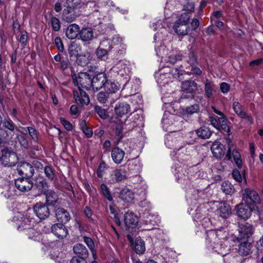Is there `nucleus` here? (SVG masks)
<instances>
[{
	"mask_svg": "<svg viewBox=\"0 0 263 263\" xmlns=\"http://www.w3.org/2000/svg\"><path fill=\"white\" fill-rule=\"evenodd\" d=\"M73 250L75 254L80 256L79 258H84L87 256V250L84 245L81 243H78L74 245L73 248Z\"/></svg>",
	"mask_w": 263,
	"mask_h": 263,
	"instance_id": "38",
	"label": "nucleus"
},
{
	"mask_svg": "<svg viewBox=\"0 0 263 263\" xmlns=\"http://www.w3.org/2000/svg\"><path fill=\"white\" fill-rule=\"evenodd\" d=\"M108 92H100L97 95V100L98 101L102 104L105 103L108 98Z\"/></svg>",
	"mask_w": 263,
	"mask_h": 263,
	"instance_id": "50",
	"label": "nucleus"
},
{
	"mask_svg": "<svg viewBox=\"0 0 263 263\" xmlns=\"http://www.w3.org/2000/svg\"><path fill=\"white\" fill-rule=\"evenodd\" d=\"M52 29L55 31H58L61 28V25L58 18L52 17L50 21Z\"/></svg>",
	"mask_w": 263,
	"mask_h": 263,
	"instance_id": "54",
	"label": "nucleus"
},
{
	"mask_svg": "<svg viewBox=\"0 0 263 263\" xmlns=\"http://www.w3.org/2000/svg\"><path fill=\"white\" fill-rule=\"evenodd\" d=\"M80 50V46H79L75 42H72L70 44L68 47V53L70 57H76L79 55L78 52Z\"/></svg>",
	"mask_w": 263,
	"mask_h": 263,
	"instance_id": "44",
	"label": "nucleus"
},
{
	"mask_svg": "<svg viewBox=\"0 0 263 263\" xmlns=\"http://www.w3.org/2000/svg\"><path fill=\"white\" fill-rule=\"evenodd\" d=\"M74 84L78 86L79 91L73 90V95L77 104L87 105L89 103L90 100L86 92L82 88L89 89L92 86V79L88 74L86 72H81L77 76L73 77Z\"/></svg>",
	"mask_w": 263,
	"mask_h": 263,
	"instance_id": "1",
	"label": "nucleus"
},
{
	"mask_svg": "<svg viewBox=\"0 0 263 263\" xmlns=\"http://www.w3.org/2000/svg\"><path fill=\"white\" fill-rule=\"evenodd\" d=\"M48 184L45 179L42 177L36 178L34 183V188L40 193H46L48 190Z\"/></svg>",
	"mask_w": 263,
	"mask_h": 263,
	"instance_id": "25",
	"label": "nucleus"
},
{
	"mask_svg": "<svg viewBox=\"0 0 263 263\" xmlns=\"http://www.w3.org/2000/svg\"><path fill=\"white\" fill-rule=\"evenodd\" d=\"M44 173L49 180H52L54 177L53 169L50 166H46L44 168Z\"/></svg>",
	"mask_w": 263,
	"mask_h": 263,
	"instance_id": "51",
	"label": "nucleus"
},
{
	"mask_svg": "<svg viewBox=\"0 0 263 263\" xmlns=\"http://www.w3.org/2000/svg\"><path fill=\"white\" fill-rule=\"evenodd\" d=\"M55 216L58 221L66 223L70 219L69 213L64 209L58 208L55 210Z\"/></svg>",
	"mask_w": 263,
	"mask_h": 263,
	"instance_id": "24",
	"label": "nucleus"
},
{
	"mask_svg": "<svg viewBox=\"0 0 263 263\" xmlns=\"http://www.w3.org/2000/svg\"><path fill=\"white\" fill-rule=\"evenodd\" d=\"M233 108L238 116L240 118L244 117L246 112L243 110V106L238 102H234L233 103Z\"/></svg>",
	"mask_w": 263,
	"mask_h": 263,
	"instance_id": "45",
	"label": "nucleus"
},
{
	"mask_svg": "<svg viewBox=\"0 0 263 263\" xmlns=\"http://www.w3.org/2000/svg\"><path fill=\"white\" fill-rule=\"evenodd\" d=\"M156 52L158 56L161 57L166 63L172 64L181 60L184 58V55L180 51L173 50L168 53L167 49L164 46L156 48Z\"/></svg>",
	"mask_w": 263,
	"mask_h": 263,
	"instance_id": "3",
	"label": "nucleus"
},
{
	"mask_svg": "<svg viewBox=\"0 0 263 263\" xmlns=\"http://www.w3.org/2000/svg\"><path fill=\"white\" fill-rule=\"evenodd\" d=\"M218 232L214 230H210L206 233V243L209 249H211L218 254L224 256V247L219 243L220 239L218 238Z\"/></svg>",
	"mask_w": 263,
	"mask_h": 263,
	"instance_id": "2",
	"label": "nucleus"
},
{
	"mask_svg": "<svg viewBox=\"0 0 263 263\" xmlns=\"http://www.w3.org/2000/svg\"><path fill=\"white\" fill-rule=\"evenodd\" d=\"M166 74L167 76V77L171 80V81L172 82L173 80H172V79H177L179 77L180 73L179 72V70L178 68H173L171 71L169 72H167Z\"/></svg>",
	"mask_w": 263,
	"mask_h": 263,
	"instance_id": "56",
	"label": "nucleus"
},
{
	"mask_svg": "<svg viewBox=\"0 0 263 263\" xmlns=\"http://www.w3.org/2000/svg\"><path fill=\"white\" fill-rule=\"evenodd\" d=\"M80 31V27L78 25L70 24L66 29V35L69 40H73L79 34Z\"/></svg>",
	"mask_w": 263,
	"mask_h": 263,
	"instance_id": "26",
	"label": "nucleus"
},
{
	"mask_svg": "<svg viewBox=\"0 0 263 263\" xmlns=\"http://www.w3.org/2000/svg\"><path fill=\"white\" fill-rule=\"evenodd\" d=\"M0 161L5 166H14L18 161V157L14 152L7 147H0Z\"/></svg>",
	"mask_w": 263,
	"mask_h": 263,
	"instance_id": "4",
	"label": "nucleus"
},
{
	"mask_svg": "<svg viewBox=\"0 0 263 263\" xmlns=\"http://www.w3.org/2000/svg\"><path fill=\"white\" fill-rule=\"evenodd\" d=\"M33 211L36 215L41 219L47 218L50 214L47 205L42 202H38L33 206Z\"/></svg>",
	"mask_w": 263,
	"mask_h": 263,
	"instance_id": "12",
	"label": "nucleus"
},
{
	"mask_svg": "<svg viewBox=\"0 0 263 263\" xmlns=\"http://www.w3.org/2000/svg\"><path fill=\"white\" fill-rule=\"evenodd\" d=\"M175 32L178 35H185L187 34L189 26L187 24L175 22L173 27Z\"/></svg>",
	"mask_w": 263,
	"mask_h": 263,
	"instance_id": "29",
	"label": "nucleus"
},
{
	"mask_svg": "<svg viewBox=\"0 0 263 263\" xmlns=\"http://www.w3.org/2000/svg\"><path fill=\"white\" fill-rule=\"evenodd\" d=\"M229 148L226 156V158L228 160H231L232 156L236 165L238 166V167L241 168L242 167V162L240 158L241 156L240 153L235 149H234L232 152H231L230 144H229Z\"/></svg>",
	"mask_w": 263,
	"mask_h": 263,
	"instance_id": "22",
	"label": "nucleus"
},
{
	"mask_svg": "<svg viewBox=\"0 0 263 263\" xmlns=\"http://www.w3.org/2000/svg\"><path fill=\"white\" fill-rule=\"evenodd\" d=\"M17 138L22 146L25 148L29 146V142L24 135H17Z\"/></svg>",
	"mask_w": 263,
	"mask_h": 263,
	"instance_id": "58",
	"label": "nucleus"
},
{
	"mask_svg": "<svg viewBox=\"0 0 263 263\" xmlns=\"http://www.w3.org/2000/svg\"><path fill=\"white\" fill-rule=\"evenodd\" d=\"M199 110V107L197 104H194L186 108V111L189 114H193L197 112Z\"/></svg>",
	"mask_w": 263,
	"mask_h": 263,
	"instance_id": "63",
	"label": "nucleus"
},
{
	"mask_svg": "<svg viewBox=\"0 0 263 263\" xmlns=\"http://www.w3.org/2000/svg\"><path fill=\"white\" fill-rule=\"evenodd\" d=\"M79 35L83 41H88L93 38V32L91 28H83L80 31Z\"/></svg>",
	"mask_w": 263,
	"mask_h": 263,
	"instance_id": "33",
	"label": "nucleus"
},
{
	"mask_svg": "<svg viewBox=\"0 0 263 263\" xmlns=\"http://www.w3.org/2000/svg\"><path fill=\"white\" fill-rule=\"evenodd\" d=\"M17 171L20 175L28 178L32 177L34 173V168L31 166L30 163L27 162L21 163L17 167Z\"/></svg>",
	"mask_w": 263,
	"mask_h": 263,
	"instance_id": "14",
	"label": "nucleus"
},
{
	"mask_svg": "<svg viewBox=\"0 0 263 263\" xmlns=\"http://www.w3.org/2000/svg\"><path fill=\"white\" fill-rule=\"evenodd\" d=\"M242 201L251 207V209H258V205L260 203V199L258 193L254 190L249 188L243 191Z\"/></svg>",
	"mask_w": 263,
	"mask_h": 263,
	"instance_id": "5",
	"label": "nucleus"
},
{
	"mask_svg": "<svg viewBox=\"0 0 263 263\" xmlns=\"http://www.w3.org/2000/svg\"><path fill=\"white\" fill-rule=\"evenodd\" d=\"M28 132L31 137L32 139L35 141L37 142L39 139V135L37 131L32 127H28Z\"/></svg>",
	"mask_w": 263,
	"mask_h": 263,
	"instance_id": "52",
	"label": "nucleus"
},
{
	"mask_svg": "<svg viewBox=\"0 0 263 263\" xmlns=\"http://www.w3.org/2000/svg\"><path fill=\"white\" fill-rule=\"evenodd\" d=\"M220 116V117L218 119V123H219V129H222L229 134L230 132V128L227 124V120L226 117L224 114H222V115Z\"/></svg>",
	"mask_w": 263,
	"mask_h": 263,
	"instance_id": "42",
	"label": "nucleus"
},
{
	"mask_svg": "<svg viewBox=\"0 0 263 263\" xmlns=\"http://www.w3.org/2000/svg\"><path fill=\"white\" fill-rule=\"evenodd\" d=\"M105 88L109 91V93H115L119 90V86L114 82H107L104 86Z\"/></svg>",
	"mask_w": 263,
	"mask_h": 263,
	"instance_id": "49",
	"label": "nucleus"
},
{
	"mask_svg": "<svg viewBox=\"0 0 263 263\" xmlns=\"http://www.w3.org/2000/svg\"><path fill=\"white\" fill-rule=\"evenodd\" d=\"M107 50L106 49L99 47L96 51L97 57L101 59L104 60L107 55Z\"/></svg>",
	"mask_w": 263,
	"mask_h": 263,
	"instance_id": "60",
	"label": "nucleus"
},
{
	"mask_svg": "<svg viewBox=\"0 0 263 263\" xmlns=\"http://www.w3.org/2000/svg\"><path fill=\"white\" fill-rule=\"evenodd\" d=\"M129 182L133 184V185L135 188L138 189L141 188V193H143V195L145 196L146 194V186L144 182L142 180L140 176L135 175L132 177H129Z\"/></svg>",
	"mask_w": 263,
	"mask_h": 263,
	"instance_id": "19",
	"label": "nucleus"
},
{
	"mask_svg": "<svg viewBox=\"0 0 263 263\" xmlns=\"http://www.w3.org/2000/svg\"><path fill=\"white\" fill-rule=\"evenodd\" d=\"M76 15L74 10L71 8L64 9L62 14V19L68 22L71 23L74 21Z\"/></svg>",
	"mask_w": 263,
	"mask_h": 263,
	"instance_id": "34",
	"label": "nucleus"
},
{
	"mask_svg": "<svg viewBox=\"0 0 263 263\" xmlns=\"http://www.w3.org/2000/svg\"><path fill=\"white\" fill-rule=\"evenodd\" d=\"M221 190L227 195H232L234 193L235 189L233 185L229 181L223 182L221 185Z\"/></svg>",
	"mask_w": 263,
	"mask_h": 263,
	"instance_id": "43",
	"label": "nucleus"
},
{
	"mask_svg": "<svg viewBox=\"0 0 263 263\" xmlns=\"http://www.w3.org/2000/svg\"><path fill=\"white\" fill-rule=\"evenodd\" d=\"M95 112H97V114L99 116V117L102 119H106L108 116L106 110L100 106H96L95 107Z\"/></svg>",
	"mask_w": 263,
	"mask_h": 263,
	"instance_id": "53",
	"label": "nucleus"
},
{
	"mask_svg": "<svg viewBox=\"0 0 263 263\" xmlns=\"http://www.w3.org/2000/svg\"><path fill=\"white\" fill-rule=\"evenodd\" d=\"M216 86L212 81L206 80L204 85V91L205 97L208 98L212 97L216 91Z\"/></svg>",
	"mask_w": 263,
	"mask_h": 263,
	"instance_id": "31",
	"label": "nucleus"
},
{
	"mask_svg": "<svg viewBox=\"0 0 263 263\" xmlns=\"http://www.w3.org/2000/svg\"><path fill=\"white\" fill-rule=\"evenodd\" d=\"M129 105L125 103H120L116 105L115 108V111L116 114L118 116H122L129 111Z\"/></svg>",
	"mask_w": 263,
	"mask_h": 263,
	"instance_id": "35",
	"label": "nucleus"
},
{
	"mask_svg": "<svg viewBox=\"0 0 263 263\" xmlns=\"http://www.w3.org/2000/svg\"><path fill=\"white\" fill-rule=\"evenodd\" d=\"M182 90L186 92L192 93L197 90V83L193 80H187L181 84Z\"/></svg>",
	"mask_w": 263,
	"mask_h": 263,
	"instance_id": "28",
	"label": "nucleus"
},
{
	"mask_svg": "<svg viewBox=\"0 0 263 263\" xmlns=\"http://www.w3.org/2000/svg\"><path fill=\"white\" fill-rule=\"evenodd\" d=\"M125 173L121 169L114 170L109 176L108 181L110 183H115L127 178Z\"/></svg>",
	"mask_w": 263,
	"mask_h": 263,
	"instance_id": "17",
	"label": "nucleus"
},
{
	"mask_svg": "<svg viewBox=\"0 0 263 263\" xmlns=\"http://www.w3.org/2000/svg\"><path fill=\"white\" fill-rule=\"evenodd\" d=\"M138 218L133 212H126L124 215V223L129 228L135 227L138 223Z\"/></svg>",
	"mask_w": 263,
	"mask_h": 263,
	"instance_id": "23",
	"label": "nucleus"
},
{
	"mask_svg": "<svg viewBox=\"0 0 263 263\" xmlns=\"http://www.w3.org/2000/svg\"><path fill=\"white\" fill-rule=\"evenodd\" d=\"M54 43L60 52H63L64 50L63 42L60 37H56L54 39Z\"/></svg>",
	"mask_w": 263,
	"mask_h": 263,
	"instance_id": "64",
	"label": "nucleus"
},
{
	"mask_svg": "<svg viewBox=\"0 0 263 263\" xmlns=\"http://www.w3.org/2000/svg\"><path fill=\"white\" fill-rule=\"evenodd\" d=\"M216 213L220 217L227 218L231 214V208L226 202H220L217 206Z\"/></svg>",
	"mask_w": 263,
	"mask_h": 263,
	"instance_id": "21",
	"label": "nucleus"
},
{
	"mask_svg": "<svg viewBox=\"0 0 263 263\" xmlns=\"http://www.w3.org/2000/svg\"><path fill=\"white\" fill-rule=\"evenodd\" d=\"M213 156L217 158L221 159L224 156L226 153V148L224 146L219 142H215L211 147Z\"/></svg>",
	"mask_w": 263,
	"mask_h": 263,
	"instance_id": "20",
	"label": "nucleus"
},
{
	"mask_svg": "<svg viewBox=\"0 0 263 263\" xmlns=\"http://www.w3.org/2000/svg\"><path fill=\"white\" fill-rule=\"evenodd\" d=\"M126 166L129 172L133 174L138 173L141 169L140 165L136 159H132L128 161Z\"/></svg>",
	"mask_w": 263,
	"mask_h": 263,
	"instance_id": "37",
	"label": "nucleus"
},
{
	"mask_svg": "<svg viewBox=\"0 0 263 263\" xmlns=\"http://www.w3.org/2000/svg\"><path fill=\"white\" fill-rule=\"evenodd\" d=\"M83 239L85 243L87 245L88 248L90 249V250L92 252L93 256H94L95 254L93 253V249H94V242L92 239L89 237L84 236L83 237Z\"/></svg>",
	"mask_w": 263,
	"mask_h": 263,
	"instance_id": "59",
	"label": "nucleus"
},
{
	"mask_svg": "<svg viewBox=\"0 0 263 263\" xmlns=\"http://www.w3.org/2000/svg\"><path fill=\"white\" fill-rule=\"evenodd\" d=\"M128 121H126L125 123H117L115 127V133L118 137L119 141H120L123 137V132H127V131L131 130L135 127L134 124L132 125L129 126V123H127Z\"/></svg>",
	"mask_w": 263,
	"mask_h": 263,
	"instance_id": "16",
	"label": "nucleus"
},
{
	"mask_svg": "<svg viewBox=\"0 0 263 263\" xmlns=\"http://www.w3.org/2000/svg\"><path fill=\"white\" fill-rule=\"evenodd\" d=\"M52 233L60 239L66 237L68 234V230L66 227L62 223H56L51 227Z\"/></svg>",
	"mask_w": 263,
	"mask_h": 263,
	"instance_id": "18",
	"label": "nucleus"
},
{
	"mask_svg": "<svg viewBox=\"0 0 263 263\" xmlns=\"http://www.w3.org/2000/svg\"><path fill=\"white\" fill-rule=\"evenodd\" d=\"M119 194L122 200L127 202H130L134 199V193L133 192L126 187L121 190Z\"/></svg>",
	"mask_w": 263,
	"mask_h": 263,
	"instance_id": "30",
	"label": "nucleus"
},
{
	"mask_svg": "<svg viewBox=\"0 0 263 263\" xmlns=\"http://www.w3.org/2000/svg\"><path fill=\"white\" fill-rule=\"evenodd\" d=\"M251 244L246 240L240 243L238 246V252L242 256L249 254L251 251Z\"/></svg>",
	"mask_w": 263,
	"mask_h": 263,
	"instance_id": "36",
	"label": "nucleus"
},
{
	"mask_svg": "<svg viewBox=\"0 0 263 263\" xmlns=\"http://www.w3.org/2000/svg\"><path fill=\"white\" fill-rule=\"evenodd\" d=\"M3 126L5 128L9 130L10 132L14 131L15 129V125L13 121L10 119L4 120L3 121Z\"/></svg>",
	"mask_w": 263,
	"mask_h": 263,
	"instance_id": "55",
	"label": "nucleus"
},
{
	"mask_svg": "<svg viewBox=\"0 0 263 263\" xmlns=\"http://www.w3.org/2000/svg\"><path fill=\"white\" fill-rule=\"evenodd\" d=\"M15 187L21 192H28L33 187V183L30 178L22 177L15 180Z\"/></svg>",
	"mask_w": 263,
	"mask_h": 263,
	"instance_id": "10",
	"label": "nucleus"
},
{
	"mask_svg": "<svg viewBox=\"0 0 263 263\" xmlns=\"http://www.w3.org/2000/svg\"><path fill=\"white\" fill-rule=\"evenodd\" d=\"M186 61L191 65H196L197 63V58L193 50L190 51L188 59L186 60Z\"/></svg>",
	"mask_w": 263,
	"mask_h": 263,
	"instance_id": "57",
	"label": "nucleus"
},
{
	"mask_svg": "<svg viewBox=\"0 0 263 263\" xmlns=\"http://www.w3.org/2000/svg\"><path fill=\"white\" fill-rule=\"evenodd\" d=\"M127 238L131 243L133 250L138 254H143L145 251V245L144 240L140 237L136 238L134 241L132 237L128 235Z\"/></svg>",
	"mask_w": 263,
	"mask_h": 263,
	"instance_id": "11",
	"label": "nucleus"
},
{
	"mask_svg": "<svg viewBox=\"0 0 263 263\" xmlns=\"http://www.w3.org/2000/svg\"><path fill=\"white\" fill-rule=\"evenodd\" d=\"M197 136L202 139H208L211 135L212 132L209 127L207 126H202L196 130Z\"/></svg>",
	"mask_w": 263,
	"mask_h": 263,
	"instance_id": "39",
	"label": "nucleus"
},
{
	"mask_svg": "<svg viewBox=\"0 0 263 263\" xmlns=\"http://www.w3.org/2000/svg\"><path fill=\"white\" fill-rule=\"evenodd\" d=\"M10 138L11 136L8 132L0 128V144L7 142Z\"/></svg>",
	"mask_w": 263,
	"mask_h": 263,
	"instance_id": "47",
	"label": "nucleus"
},
{
	"mask_svg": "<svg viewBox=\"0 0 263 263\" xmlns=\"http://www.w3.org/2000/svg\"><path fill=\"white\" fill-rule=\"evenodd\" d=\"M125 152L118 147L114 148L111 151V158L116 164L121 163L124 158Z\"/></svg>",
	"mask_w": 263,
	"mask_h": 263,
	"instance_id": "27",
	"label": "nucleus"
},
{
	"mask_svg": "<svg viewBox=\"0 0 263 263\" xmlns=\"http://www.w3.org/2000/svg\"><path fill=\"white\" fill-rule=\"evenodd\" d=\"M29 223L23 225V223L19 224L17 226V229L20 231L24 232V233L28 236L29 239H32L34 240H37L40 234L39 232L36 231L33 227L36 224L34 218L30 219H27Z\"/></svg>",
	"mask_w": 263,
	"mask_h": 263,
	"instance_id": "7",
	"label": "nucleus"
},
{
	"mask_svg": "<svg viewBox=\"0 0 263 263\" xmlns=\"http://www.w3.org/2000/svg\"><path fill=\"white\" fill-rule=\"evenodd\" d=\"M46 194V202L48 204L54 205L57 201L58 195L53 191H47Z\"/></svg>",
	"mask_w": 263,
	"mask_h": 263,
	"instance_id": "41",
	"label": "nucleus"
},
{
	"mask_svg": "<svg viewBox=\"0 0 263 263\" xmlns=\"http://www.w3.org/2000/svg\"><path fill=\"white\" fill-rule=\"evenodd\" d=\"M167 79L169 78L167 77L166 73H161L157 79V82L160 84L165 85V84H167L169 82V81L167 80Z\"/></svg>",
	"mask_w": 263,
	"mask_h": 263,
	"instance_id": "61",
	"label": "nucleus"
},
{
	"mask_svg": "<svg viewBox=\"0 0 263 263\" xmlns=\"http://www.w3.org/2000/svg\"><path fill=\"white\" fill-rule=\"evenodd\" d=\"M117 72L120 81H122L124 85L127 84L130 79V71L129 65L124 61H120L114 67Z\"/></svg>",
	"mask_w": 263,
	"mask_h": 263,
	"instance_id": "8",
	"label": "nucleus"
},
{
	"mask_svg": "<svg viewBox=\"0 0 263 263\" xmlns=\"http://www.w3.org/2000/svg\"><path fill=\"white\" fill-rule=\"evenodd\" d=\"M28 36L26 32H22L19 39V42L23 47H24L27 43Z\"/></svg>",
	"mask_w": 263,
	"mask_h": 263,
	"instance_id": "62",
	"label": "nucleus"
},
{
	"mask_svg": "<svg viewBox=\"0 0 263 263\" xmlns=\"http://www.w3.org/2000/svg\"><path fill=\"white\" fill-rule=\"evenodd\" d=\"M254 232L253 226L249 223H241L239 227V240H246L252 236Z\"/></svg>",
	"mask_w": 263,
	"mask_h": 263,
	"instance_id": "9",
	"label": "nucleus"
},
{
	"mask_svg": "<svg viewBox=\"0 0 263 263\" xmlns=\"http://www.w3.org/2000/svg\"><path fill=\"white\" fill-rule=\"evenodd\" d=\"M107 81V77L104 73L100 72L96 74L92 79V86L93 89L97 90L104 87Z\"/></svg>",
	"mask_w": 263,
	"mask_h": 263,
	"instance_id": "13",
	"label": "nucleus"
},
{
	"mask_svg": "<svg viewBox=\"0 0 263 263\" xmlns=\"http://www.w3.org/2000/svg\"><path fill=\"white\" fill-rule=\"evenodd\" d=\"M255 210L246 203H241L237 206V214L242 219H248L251 215L252 212Z\"/></svg>",
	"mask_w": 263,
	"mask_h": 263,
	"instance_id": "15",
	"label": "nucleus"
},
{
	"mask_svg": "<svg viewBox=\"0 0 263 263\" xmlns=\"http://www.w3.org/2000/svg\"><path fill=\"white\" fill-rule=\"evenodd\" d=\"M143 120V117L141 113L138 112H133L132 114V118L130 119H127L126 121H128L127 122L129 123V126L132 125L133 124L135 125V127L139 125V123H138V122H142Z\"/></svg>",
	"mask_w": 263,
	"mask_h": 263,
	"instance_id": "40",
	"label": "nucleus"
},
{
	"mask_svg": "<svg viewBox=\"0 0 263 263\" xmlns=\"http://www.w3.org/2000/svg\"><path fill=\"white\" fill-rule=\"evenodd\" d=\"M195 168L194 167L178 168L176 174L177 182L183 185L189 184L192 179V177L195 178L196 177V174L194 173L195 172Z\"/></svg>",
	"mask_w": 263,
	"mask_h": 263,
	"instance_id": "6",
	"label": "nucleus"
},
{
	"mask_svg": "<svg viewBox=\"0 0 263 263\" xmlns=\"http://www.w3.org/2000/svg\"><path fill=\"white\" fill-rule=\"evenodd\" d=\"M190 17L189 12H183L179 15L178 20L176 22L188 25Z\"/></svg>",
	"mask_w": 263,
	"mask_h": 263,
	"instance_id": "48",
	"label": "nucleus"
},
{
	"mask_svg": "<svg viewBox=\"0 0 263 263\" xmlns=\"http://www.w3.org/2000/svg\"><path fill=\"white\" fill-rule=\"evenodd\" d=\"M100 189L102 193L104 196L109 201L112 200V197L110 194V191L106 184L102 183L100 185Z\"/></svg>",
	"mask_w": 263,
	"mask_h": 263,
	"instance_id": "46",
	"label": "nucleus"
},
{
	"mask_svg": "<svg viewBox=\"0 0 263 263\" xmlns=\"http://www.w3.org/2000/svg\"><path fill=\"white\" fill-rule=\"evenodd\" d=\"M77 61L79 65L85 66L90 63L92 55L89 52H85L83 54L78 55Z\"/></svg>",
	"mask_w": 263,
	"mask_h": 263,
	"instance_id": "32",
	"label": "nucleus"
}]
</instances>
